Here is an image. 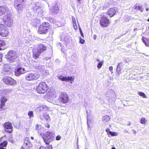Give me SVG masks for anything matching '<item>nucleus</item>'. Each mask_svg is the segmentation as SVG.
<instances>
[{
	"instance_id": "79ce46f5",
	"label": "nucleus",
	"mask_w": 149,
	"mask_h": 149,
	"mask_svg": "<svg viewBox=\"0 0 149 149\" xmlns=\"http://www.w3.org/2000/svg\"><path fill=\"white\" fill-rule=\"evenodd\" d=\"M106 131L107 132V134L108 135H109V132H111V131H110V130L109 128L107 129L106 130Z\"/></svg>"
},
{
	"instance_id": "58836bf2",
	"label": "nucleus",
	"mask_w": 149,
	"mask_h": 149,
	"mask_svg": "<svg viewBox=\"0 0 149 149\" xmlns=\"http://www.w3.org/2000/svg\"><path fill=\"white\" fill-rule=\"evenodd\" d=\"M72 20L73 24L76 23V19L75 17L73 16H72Z\"/></svg>"
},
{
	"instance_id": "f704fd0d",
	"label": "nucleus",
	"mask_w": 149,
	"mask_h": 149,
	"mask_svg": "<svg viewBox=\"0 0 149 149\" xmlns=\"http://www.w3.org/2000/svg\"><path fill=\"white\" fill-rule=\"evenodd\" d=\"M24 69L21 68H19V74H23L24 72Z\"/></svg>"
},
{
	"instance_id": "ddd939ff",
	"label": "nucleus",
	"mask_w": 149,
	"mask_h": 149,
	"mask_svg": "<svg viewBox=\"0 0 149 149\" xmlns=\"http://www.w3.org/2000/svg\"><path fill=\"white\" fill-rule=\"evenodd\" d=\"M6 12H7V14L10 12L7 7L3 6L0 7V16L3 15Z\"/></svg>"
},
{
	"instance_id": "2eb2a0df",
	"label": "nucleus",
	"mask_w": 149,
	"mask_h": 149,
	"mask_svg": "<svg viewBox=\"0 0 149 149\" xmlns=\"http://www.w3.org/2000/svg\"><path fill=\"white\" fill-rule=\"evenodd\" d=\"M37 109L39 111H45L48 110V108L47 106L43 105L40 106Z\"/></svg>"
},
{
	"instance_id": "7c9ffc66",
	"label": "nucleus",
	"mask_w": 149,
	"mask_h": 149,
	"mask_svg": "<svg viewBox=\"0 0 149 149\" xmlns=\"http://www.w3.org/2000/svg\"><path fill=\"white\" fill-rule=\"evenodd\" d=\"M104 62L103 61L99 62L97 65V67L98 68H100L103 64Z\"/></svg>"
},
{
	"instance_id": "423d86ee",
	"label": "nucleus",
	"mask_w": 149,
	"mask_h": 149,
	"mask_svg": "<svg viewBox=\"0 0 149 149\" xmlns=\"http://www.w3.org/2000/svg\"><path fill=\"white\" fill-rule=\"evenodd\" d=\"M3 20L4 23L8 26L10 27L12 25L13 23V19L10 12L4 16Z\"/></svg>"
},
{
	"instance_id": "864d4df0",
	"label": "nucleus",
	"mask_w": 149,
	"mask_h": 149,
	"mask_svg": "<svg viewBox=\"0 0 149 149\" xmlns=\"http://www.w3.org/2000/svg\"><path fill=\"white\" fill-rule=\"evenodd\" d=\"M0 149H6L4 148H3L2 147H0Z\"/></svg>"
},
{
	"instance_id": "37998d69",
	"label": "nucleus",
	"mask_w": 149,
	"mask_h": 149,
	"mask_svg": "<svg viewBox=\"0 0 149 149\" xmlns=\"http://www.w3.org/2000/svg\"><path fill=\"white\" fill-rule=\"evenodd\" d=\"M79 31H80V32L81 35L82 37L84 38V34H83V32L82 31L81 29L80 28H79Z\"/></svg>"
},
{
	"instance_id": "2f4dec72",
	"label": "nucleus",
	"mask_w": 149,
	"mask_h": 149,
	"mask_svg": "<svg viewBox=\"0 0 149 149\" xmlns=\"http://www.w3.org/2000/svg\"><path fill=\"white\" fill-rule=\"evenodd\" d=\"M28 114L30 118L33 116V112L32 111H29L28 113Z\"/></svg>"
},
{
	"instance_id": "6ab92c4d",
	"label": "nucleus",
	"mask_w": 149,
	"mask_h": 149,
	"mask_svg": "<svg viewBox=\"0 0 149 149\" xmlns=\"http://www.w3.org/2000/svg\"><path fill=\"white\" fill-rule=\"evenodd\" d=\"M23 145H24V146L26 148H28L31 147L32 146V144L28 141H24Z\"/></svg>"
},
{
	"instance_id": "dca6fc26",
	"label": "nucleus",
	"mask_w": 149,
	"mask_h": 149,
	"mask_svg": "<svg viewBox=\"0 0 149 149\" xmlns=\"http://www.w3.org/2000/svg\"><path fill=\"white\" fill-rule=\"evenodd\" d=\"M8 30L7 27L6 29H4L0 31V35L2 36H6L8 35Z\"/></svg>"
},
{
	"instance_id": "c756f323",
	"label": "nucleus",
	"mask_w": 149,
	"mask_h": 149,
	"mask_svg": "<svg viewBox=\"0 0 149 149\" xmlns=\"http://www.w3.org/2000/svg\"><path fill=\"white\" fill-rule=\"evenodd\" d=\"M8 142L6 141H4L3 142L0 143V146L1 147H6L7 144Z\"/></svg>"
},
{
	"instance_id": "680f3d73",
	"label": "nucleus",
	"mask_w": 149,
	"mask_h": 149,
	"mask_svg": "<svg viewBox=\"0 0 149 149\" xmlns=\"http://www.w3.org/2000/svg\"><path fill=\"white\" fill-rule=\"evenodd\" d=\"M10 91V92H11V90H7V91Z\"/></svg>"
},
{
	"instance_id": "72a5a7b5",
	"label": "nucleus",
	"mask_w": 149,
	"mask_h": 149,
	"mask_svg": "<svg viewBox=\"0 0 149 149\" xmlns=\"http://www.w3.org/2000/svg\"><path fill=\"white\" fill-rule=\"evenodd\" d=\"M109 135H110L111 136H117L118 134L116 132H112L111 131L109 132Z\"/></svg>"
},
{
	"instance_id": "f03ea898",
	"label": "nucleus",
	"mask_w": 149,
	"mask_h": 149,
	"mask_svg": "<svg viewBox=\"0 0 149 149\" xmlns=\"http://www.w3.org/2000/svg\"><path fill=\"white\" fill-rule=\"evenodd\" d=\"M50 25L48 22H44L39 26L38 33L40 34H46L50 29Z\"/></svg>"
},
{
	"instance_id": "4c0bfd02",
	"label": "nucleus",
	"mask_w": 149,
	"mask_h": 149,
	"mask_svg": "<svg viewBox=\"0 0 149 149\" xmlns=\"http://www.w3.org/2000/svg\"><path fill=\"white\" fill-rule=\"evenodd\" d=\"M73 24V26L74 29L75 30H77V26L76 23H74Z\"/></svg>"
},
{
	"instance_id": "a18cd8bd",
	"label": "nucleus",
	"mask_w": 149,
	"mask_h": 149,
	"mask_svg": "<svg viewBox=\"0 0 149 149\" xmlns=\"http://www.w3.org/2000/svg\"><path fill=\"white\" fill-rule=\"evenodd\" d=\"M109 69L111 71H112L113 69V67L111 66H110L109 68Z\"/></svg>"
},
{
	"instance_id": "e2e57ef3",
	"label": "nucleus",
	"mask_w": 149,
	"mask_h": 149,
	"mask_svg": "<svg viewBox=\"0 0 149 149\" xmlns=\"http://www.w3.org/2000/svg\"><path fill=\"white\" fill-rule=\"evenodd\" d=\"M57 105H59V103H58V104H57Z\"/></svg>"
},
{
	"instance_id": "3c124183",
	"label": "nucleus",
	"mask_w": 149,
	"mask_h": 149,
	"mask_svg": "<svg viewBox=\"0 0 149 149\" xmlns=\"http://www.w3.org/2000/svg\"><path fill=\"white\" fill-rule=\"evenodd\" d=\"M132 131L133 132V133L134 134H135L136 133L135 131L134 130H133Z\"/></svg>"
},
{
	"instance_id": "09e8293b",
	"label": "nucleus",
	"mask_w": 149,
	"mask_h": 149,
	"mask_svg": "<svg viewBox=\"0 0 149 149\" xmlns=\"http://www.w3.org/2000/svg\"><path fill=\"white\" fill-rule=\"evenodd\" d=\"M97 36L96 35H94L93 36V39L94 40H96Z\"/></svg>"
},
{
	"instance_id": "de8ad7c7",
	"label": "nucleus",
	"mask_w": 149,
	"mask_h": 149,
	"mask_svg": "<svg viewBox=\"0 0 149 149\" xmlns=\"http://www.w3.org/2000/svg\"><path fill=\"white\" fill-rule=\"evenodd\" d=\"M5 131L6 132H8L9 133H10L11 132L12 130H5Z\"/></svg>"
},
{
	"instance_id": "1a4fd4ad",
	"label": "nucleus",
	"mask_w": 149,
	"mask_h": 149,
	"mask_svg": "<svg viewBox=\"0 0 149 149\" xmlns=\"http://www.w3.org/2000/svg\"><path fill=\"white\" fill-rule=\"evenodd\" d=\"M40 76V74L38 73H30L25 76V79L28 81H33L38 79Z\"/></svg>"
},
{
	"instance_id": "052dcab7",
	"label": "nucleus",
	"mask_w": 149,
	"mask_h": 149,
	"mask_svg": "<svg viewBox=\"0 0 149 149\" xmlns=\"http://www.w3.org/2000/svg\"><path fill=\"white\" fill-rule=\"evenodd\" d=\"M1 58L0 57V62L1 61Z\"/></svg>"
},
{
	"instance_id": "473e14b6",
	"label": "nucleus",
	"mask_w": 149,
	"mask_h": 149,
	"mask_svg": "<svg viewBox=\"0 0 149 149\" xmlns=\"http://www.w3.org/2000/svg\"><path fill=\"white\" fill-rule=\"evenodd\" d=\"M6 28L7 27L5 26L3 24H1L0 22V31L4 29H6Z\"/></svg>"
},
{
	"instance_id": "20e7f679",
	"label": "nucleus",
	"mask_w": 149,
	"mask_h": 149,
	"mask_svg": "<svg viewBox=\"0 0 149 149\" xmlns=\"http://www.w3.org/2000/svg\"><path fill=\"white\" fill-rule=\"evenodd\" d=\"M53 138L54 136L53 134L49 131L47 132L42 135V138L45 143L47 145H49L52 141Z\"/></svg>"
},
{
	"instance_id": "f3484780",
	"label": "nucleus",
	"mask_w": 149,
	"mask_h": 149,
	"mask_svg": "<svg viewBox=\"0 0 149 149\" xmlns=\"http://www.w3.org/2000/svg\"><path fill=\"white\" fill-rule=\"evenodd\" d=\"M5 129H11L13 127L11 123L9 122H6L3 125Z\"/></svg>"
},
{
	"instance_id": "5701e85b",
	"label": "nucleus",
	"mask_w": 149,
	"mask_h": 149,
	"mask_svg": "<svg viewBox=\"0 0 149 149\" xmlns=\"http://www.w3.org/2000/svg\"><path fill=\"white\" fill-rule=\"evenodd\" d=\"M43 116L44 118L47 121H49L50 120V118L49 115L46 113H44L43 114Z\"/></svg>"
},
{
	"instance_id": "bf43d9fd",
	"label": "nucleus",
	"mask_w": 149,
	"mask_h": 149,
	"mask_svg": "<svg viewBox=\"0 0 149 149\" xmlns=\"http://www.w3.org/2000/svg\"><path fill=\"white\" fill-rule=\"evenodd\" d=\"M147 21L148 22H149V18L147 20Z\"/></svg>"
},
{
	"instance_id": "b1692460",
	"label": "nucleus",
	"mask_w": 149,
	"mask_h": 149,
	"mask_svg": "<svg viewBox=\"0 0 149 149\" xmlns=\"http://www.w3.org/2000/svg\"><path fill=\"white\" fill-rule=\"evenodd\" d=\"M145 39H144V37L142 38V40L146 46H149V40L145 38Z\"/></svg>"
},
{
	"instance_id": "f8f14e48",
	"label": "nucleus",
	"mask_w": 149,
	"mask_h": 149,
	"mask_svg": "<svg viewBox=\"0 0 149 149\" xmlns=\"http://www.w3.org/2000/svg\"><path fill=\"white\" fill-rule=\"evenodd\" d=\"M117 12V8L115 7L109 8L107 12V14L110 17L115 15Z\"/></svg>"
},
{
	"instance_id": "6e6d98bb",
	"label": "nucleus",
	"mask_w": 149,
	"mask_h": 149,
	"mask_svg": "<svg viewBox=\"0 0 149 149\" xmlns=\"http://www.w3.org/2000/svg\"><path fill=\"white\" fill-rule=\"evenodd\" d=\"M31 138L32 140H33L34 139L33 137H32V136L31 137Z\"/></svg>"
},
{
	"instance_id": "c85d7f7f",
	"label": "nucleus",
	"mask_w": 149,
	"mask_h": 149,
	"mask_svg": "<svg viewBox=\"0 0 149 149\" xmlns=\"http://www.w3.org/2000/svg\"><path fill=\"white\" fill-rule=\"evenodd\" d=\"M5 41L3 40H0V47L4 46L6 45Z\"/></svg>"
},
{
	"instance_id": "bb28decb",
	"label": "nucleus",
	"mask_w": 149,
	"mask_h": 149,
	"mask_svg": "<svg viewBox=\"0 0 149 149\" xmlns=\"http://www.w3.org/2000/svg\"><path fill=\"white\" fill-rule=\"evenodd\" d=\"M4 74L6 75H9L11 73V70L10 69H6L4 70Z\"/></svg>"
},
{
	"instance_id": "39448f33",
	"label": "nucleus",
	"mask_w": 149,
	"mask_h": 149,
	"mask_svg": "<svg viewBox=\"0 0 149 149\" xmlns=\"http://www.w3.org/2000/svg\"><path fill=\"white\" fill-rule=\"evenodd\" d=\"M17 54L13 50H10L6 56L9 61L10 63L16 61L18 60Z\"/></svg>"
},
{
	"instance_id": "6e6552de",
	"label": "nucleus",
	"mask_w": 149,
	"mask_h": 149,
	"mask_svg": "<svg viewBox=\"0 0 149 149\" xmlns=\"http://www.w3.org/2000/svg\"><path fill=\"white\" fill-rule=\"evenodd\" d=\"M99 23L102 27L106 28L109 25L111 22L107 17L103 15L101 17Z\"/></svg>"
},
{
	"instance_id": "a19ab883",
	"label": "nucleus",
	"mask_w": 149,
	"mask_h": 149,
	"mask_svg": "<svg viewBox=\"0 0 149 149\" xmlns=\"http://www.w3.org/2000/svg\"><path fill=\"white\" fill-rule=\"evenodd\" d=\"M46 149H52V145H49L45 147Z\"/></svg>"
},
{
	"instance_id": "a211bd4d",
	"label": "nucleus",
	"mask_w": 149,
	"mask_h": 149,
	"mask_svg": "<svg viewBox=\"0 0 149 149\" xmlns=\"http://www.w3.org/2000/svg\"><path fill=\"white\" fill-rule=\"evenodd\" d=\"M52 13L55 15L58 13L59 11L58 8V6H54L52 9Z\"/></svg>"
},
{
	"instance_id": "13d9d810",
	"label": "nucleus",
	"mask_w": 149,
	"mask_h": 149,
	"mask_svg": "<svg viewBox=\"0 0 149 149\" xmlns=\"http://www.w3.org/2000/svg\"><path fill=\"white\" fill-rule=\"evenodd\" d=\"M111 149H116V148L114 147H112Z\"/></svg>"
},
{
	"instance_id": "338daca9",
	"label": "nucleus",
	"mask_w": 149,
	"mask_h": 149,
	"mask_svg": "<svg viewBox=\"0 0 149 149\" xmlns=\"http://www.w3.org/2000/svg\"><path fill=\"white\" fill-rule=\"evenodd\" d=\"M37 126L38 127V125H37Z\"/></svg>"
},
{
	"instance_id": "e433bc0d",
	"label": "nucleus",
	"mask_w": 149,
	"mask_h": 149,
	"mask_svg": "<svg viewBox=\"0 0 149 149\" xmlns=\"http://www.w3.org/2000/svg\"><path fill=\"white\" fill-rule=\"evenodd\" d=\"M79 42L81 44H83L85 42V40L83 39H82L81 37L79 38Z\"/></svg>"
},
{
	"instance_id": "4be33fe9",
	"label": "nucleus",
	"mask_w": 149,
	"mask_h": 149,
	"mask_svg": "<svg viewBox=\"0 0 149 149\" xmlns=\"http://www.w3.org/2000/svg\"><path fill=\"white\" fill-rule=\"evenodd\" d=\"M134 9L136 10H139L141 12H143V8H142L141 6L136 5L134 6Z\"/></svg>"
},
{
	"instance_id": "0e129e2a",
	"label": "nucleus",
	"mask_w": 149,
	"mask_h": 149,
	"mask_svg": "<svg viewBox=\"0 0 149 149\" xmlns=\"http://www.w3.org/2000/svg\"><path fill=\"white\" fill-rule=\"evenodd\" d=\"M3 93H4V91H3Z\"/></svg>"
},
{
	"instance_id": "cd10ccee",
	"label": "nucleus",
	"mask_w": 149,
	"mask_h": 149,
	"mask_svg": "<svg viewBox=\"0 0 149 149\" xmlns=\"http://www.w3.org/2000/svg\"><path fill=\"white\" fill-rule=\"evenodd\" d=\"M146 121L147 120H146V118L143 117L141 118L140 122L142 124H145Z\"/></svg>"
},
{
	"instance_id": "a878e982",
	"label": "nucleus",
	"mask_w": 149,
	"mask_h": 149,
	"mask_svg": "<svg viewBox=\"0 0 149 149\" xmlns=\"http://www.w3.org/2000/svg\"><path fill=\"white\" fill-rule=\"evenodd\" d=\"M139 95L144 98H147V96L143 92H138Z\"/></svg>"
},
{
	"instance_id": "412c9836",
	"label": "nucleus",
	"mask_w": 149,
	"mask_h": 149,
	"mask_svg": "<svg viewBox=\"0 0 149 149\" xmlns=\"http://www.w3.org/2000/svg\"><path fill=\"white\" fill-rule=\"evenodd\" d=\"M110 117L107 115L104 116L102 118V120L105 122H108L110 120Z\"/></svg>"
},
{
	"instance_id": "aec40b11",
	"label": "nucleus",
	"mask_w": 149,
	"mask_h": 149,
	"mask_svg": "<svg viewBox=\"0 0 149 149\" xmlns=\"http://www.w3.org/2000/svg\"><path fill=\"white\" fill-rule=\"evenodd\" d=\"M121 64H122V63L121 62L119 63L117 67V70L116 72H117L118 75H119L121 73V69L120 65Z\"/></svg>"
},
{
	"instance_id": "49530a36",
	"label": "nucleus",
	"mask_w": 149,
	"mask_h": 149,
	"mask_svg": "<svg viewBox=\"0 0 149 149\" xmlns=\"http://www.w3.org/2000/svg\"><path fill=\"white\" fill-rule=\"evenodd\" d=\"M39 149H46L45 147L41 146L40 148Z\"/></svg>"
},
{
	"instance_id": "4d7b16f0",
	"label": "nucleus",
	"mask_w": 149,
	"mask_h": 149,
	"mask_svg": "<svg viewBox=\"0 0 149 149\" xmlns=\"http://www.w3.org/2000/svg\"><path fill=\"white\" fill-rule=\"evenodd\" d=\"M97 62H99L100 61V60L99 59H97Z\"/></svg>"
},
{
	"instance_id": "c9c22d12",
	"label": "nucleus",
	"mask_w": 149,
	"mask_h": 149,
	"mask_svg": "<svg viewBox=\"0 0 149 149\" xmlns=\"http://www.w3.org/2000/svg\"><path fill=\"white\" fill-rule=\"evenodd\" d=\"M15 75L17 76H19V68H17L14 72Z\"/></svg>"
},
{
	"instance_id": "5fc2aeb1",
	"label": "nucleus",
	"mask_w": 149,
	"mask_h": 149,
	"mask_svg": "<svg viewBox=\"0 0 149 149\" xmlns=\"http://www.w3.org/2000/svg\"><path fill=\"white\" fill-rule=\"evenodd\" d=\"M81 0H77L78 2L80 3H81Z\"/></svg>"
},
{
	"instance_id": "f257e3e1",
	"label": "nucleus",
	"mask_w": 149,
	"mask_h": 149,
	"mask_svg": "<svg viewBox=\"0 0 149 149\" xmlns=\"http://www.w3.org/2000/svg\"><path fill=\"white\" fill-rule=\"evenodd\" d=\"M47 46L42 44L40 43L37 45L36 47L33 49V57L35 59H37L40 54L44 52L47 50Z\"/></svg>"
},
{
	"instance_id": "9b49d317",
	"label": "nucleus",
	"mask_w": 149,
	"mask_h": 149,
	"mask_svg": "<svg viewBox=\"0 0 149 149\" xmlns=\"http://www.w3.org/2000/svg\"><path fill=\"white\" fill-rule=\"evenodd\" d=\"M57 78L60 80L62 81H65L66 82H68L70 81L71 83H72L74 80V77H64L62 75H60L58 76H57Z\"/></svg>"
},
{
	"instance_id": "603ef678",
	"label": "nucleus",
	"mask_w": 149,
	"mask_h": 149,
	"mask_svg": "<svg viewBox=\"0 0 149 149\" xmlns=\"http://www.w3.org/2000/svg\"><path fill=\"white\" fill-rule=\"evenodd\" d=\"M146 10L147 11H148L149 10V8H146Z\"/></svg>"
},
{
	"instance_id": "c03bdc74",
	"label": "nucleus",
	"mask_w": 149,
	"mask_h": 149,
	"mask_svg": "<svg viewBox=\"0 0 149 149\" xmlns=\"http://www.w3.org/2000/svg\"><path fill=\"white\" fill-rule=\"evenodd\" d=\"M27 148L26 147L24 146V145H23L21 147V149H27Z\"/></svg>"
},
{
	"instance_id": "9d476101",
	"label": "nucleus",
	"mask_w": 149,
	"mask_h": 149,
	"mask_svg": "<svg viewBox=\"0 0 149 149\" xmlns=\"http://www.w3.org/2000/svg\"><path fill=\"white\" fill-rule=\"evenodd\" d=\"M2 81L6 84L9 85H14L16 83L15 80L8 76L4 77Z\"/></svg>"
},
{
	"instance_id": "ea45409f",
	"label": "nucleus",
	"mask_w": 149,
	"mask_h": 149,
	"mask_svg": "<svg viewBox=\"0 0 149 149\" xmlns=\"http://www.w3.org/2000/svg\"><path fill=\"white\" fill-rule=\"evenodd\" d=\"M61 138V136L59 135H57L56 137V140H60Z\"/></svg>"
},
{
	"instance_id": "0eeeda50",
	"label": "nucleus",
	"mask_w": 149,
	"mask_h": 149,
	"mask_svg": "<svg viewBox=\"0 0 149 149\" xmlns=\"http://www.w3.org/2000/svg\"><path fill=\"white\" fill-rule=\"evenodd\" d=\"M58 100L60 103L65 104L69 102L70 98L66 93L62 92L59 95Z\"/></svg>"
},
{
	"instance_id": "7ed1b4c3",
	"label": "nucleus",
	"mask_w": 149,
	"mask_h": 149,
	"mask_svg": "<svg viewBox=\"0 0 149 149\" xmlns=\"http://www.w3.org/2000/svg\"><path fill=\"white\" fill-rule=\"evenodd\" d=\"M49 89V87L45 81L40 82L37 86L36 90L40 94H44L46 93Z\"/></svg>"
},
{
	"instance_id": "8fccbe9b",
	"label": "nucleus",
	"mask_w": 149,
	"mask_h": 149,
	"mask_svg": "<svg viewBox=\"0 0 149 149\" xmlns=\"http://www.w3.org/2000/svg\"><path fill=\"white\" fill-rule=\"evenodd\" d=\"M46 127H47V128H49L50 127V125L49 124H47L46 126Z\"/></svg>"
},
{
	"instance_id": "4468645a",
	"label": "nucleus",
	"mask_w": 149,
	"mask_h": 149,
	"mask_svg": "<svg viewBox=\"0 0 149 149\" xmlns=\"http://www.w3.org/2000/svg\"><path fill=\"white\" fill-rule=\"evenodd\" d=\"M7 98L4 97H2L0 100V111L2 110L3 107L5 105V102L7 101Z\"/></svg>"
},
{
	"instance_id": "69168bd1",
	"label": "nucleus",
	"mask_w": 149,
	"mask_h": 149,
	"mask_svg": "<svg viewBox=\"0 0 149 149\" xmlns=\"http://www.w3.org/2000/svg\"><path fill=\"white\" fill-rule=\"evenodd\" d=\"M130 123H129V125H130Z\"/></svg>"
},
{
	"instance_id": "393cba45",
	"label": "nucleus",
	"mask_w": 149,
	"mask_h": 149,
	"mask_svg": "<svg viewBox=\"0 0 149 149\" xmlns=\"http://www.w3.org/2000/svg\"><path fill=\"white\" fill-rule=\"evenodd\" d=\"M14 5L15 8L18 10H19V1L18 0H16L15 1Z\"/></svg>"
}]
</instances>
